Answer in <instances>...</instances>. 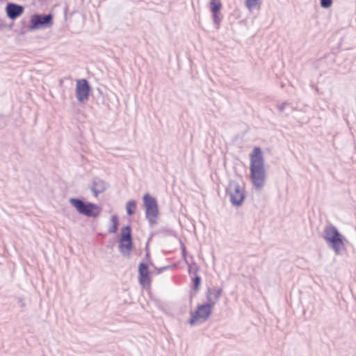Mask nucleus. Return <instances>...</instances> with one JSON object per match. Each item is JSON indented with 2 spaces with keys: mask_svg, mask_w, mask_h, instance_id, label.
<instances>
[{
  "mask_svg": "<svg viewBox=\"0 0 356 356\" xmlns=\"http://www.w3.org/2000/svg\"><path fill=\"white\" fill-rule=\"evenodd\" d=\"M250 178L254 188L260 190L266 182V170L264 168V160L261 149L255 147L250 155Z\"/></svg>",
  "mask_w": 356,
  "mask_h": 356,
  "instance_id": "nucleus-1",
  "label": "nucleus"
},
{
  "mask_svg": "<svg viewBox=\"0 0 356 356\" xmlns=\"http://www.w3.org/2000/svg\"><path fill=\"white\" fill-rule=\"evenodd\" d=\"M323 238L337 254L344 249L343 236L333 225L328 224L324 228Z\"/></svg>",
  "mask_w": 356,
  "mask_h": 356,
  "instance_id": "nucleus-2",
  "label": "nucleus"
},
{
  "mask_svg": "<svg viewBox=\"0 0 356 356\" xmlns=\"http://www.w3.org/2000/svg\"><path fill=\"white\" fill-rule=\"evenodd\" d=\"M70 203L82 215L88 217H97L101 212V209L95 203L85 202L79 198H70Z\"/></svg>",
  "mask_w": 356,
  "mask_h": 356,
  "instance_id": "nucleus-3",
  "label": "nucleus"
},
{
  "mask_svg": "<svg viewBox=\"0 0 356 356\" xmlns=\"http://www.w3.org/2000/svg\"><path fill=\"white\" fill-rule=\"evenodd\" d=\"M143 204L145 208V217L150 226L156 223L159 216V206L156 200L149 193H146L143 197Z\"/></svg>",
  "mask_w": 356,
  "mask_h": 356,
  "instance_id": "nucleus-4",
  "label": "nucleus"
},
{
  "mask_svg": "<svg viewBox=\"0 0 356 356\" xmlns=\"http://www.w3.org/2000/svg\"><path fill=\"white\" fill-rule=\"evenodd\" d=\"M226 193L229 196L230 202L233 205H241L245 198V194L237 181H230L226 188Z\"/></svg>",
  "mask_w": 356,
  "mask_h": 356,
  "instance_id": "nucleus-5",
  "label": "nucleus"
},
{
  "mask_svg": "<svg viewBox=\"0 0 356 356\" xmlns=\"http://www.w3.org/2000/svg\"><path fill=\"white\" fill-rule=\"evenodd\" d=\"M52 24L53 16L51 14H35L31 17V24L29 26V30L33 31L48 28Z\"/></svg>",
  "mask_w": 356,
  "mask_h": 356,
  "instance_id": "nucleus-6",
  "label": "nucleus"
},
{
  "mask_svg": "<svg viewBox=\"0 0 356 356\" xmlns=\"http://www.w3.org/2000/svg\"><path fill=\"white\" fill-rule=\"evenodd\" d=\"M212 309L213 307L207 303L198 305L195 312L191 313L190 324L194 325L198 319H202L203 321H207L212 313Z\"/></svg>",
  "mask_w": 356,
  "mask_h": 356,
  "instance_id": "nucleus-7",
  "label": "nucleus"
},
{
  "mask_svg": "<svg viewBox=\"0 0 356 356\" xmlns=\"http://www.w3.org/2000/svg\"><path fill=\"white\" fill-rule=\"evenodd\" d=\"M91 87L86 79L76 81V97L79 102L83 103L88 101Z\"/></svg>",
  "mask_w": 356,
  "mask_h": 356,
  "instance_id": "nucleus-8",
  "label": "nucleus"
},
{
  "mask_svg": "<svg viewBox=\"0 0 356 356\" xmlns=\"http://www.w3.org/2000/svg\"><path fill=\"white\" fill-rule=\"evenodd\" d=\"M138 281L143 287L150 285L151 278L147 264L141 262L138 265Z\"/></svg>",
  "mask_w": 356,
  "mask_h": 356,
  "instance_id": "nucleus-9",
  "label": "nucleus"
},
{
  "mask_svg": "<svg viewBox=\"0 0 356 356\" xmlns=\"http://www.w3.org/2000/svg\"><path fill=\"white\" fill-rule=\"evenodd\" d=\"M6 10L10 19H15L23 13L24 8L22 6L14 3H8L6 6Z\"/></svg>",
  "mask_w": 356,
  "mask_h": 356,
  "instance_id": "nucleus-10",
  "label": "nucleus"
},
{
  "mask_svg": "<svg viewBox=\"0 0 356 356\" xmlns=\"http://www.w3.org/2000/svg\"><path fill=\"white\" fill-rule=\"evenodd\" d=\"M109 187V184L105 181L95 177L92 181L91 190L95 197L103 192H104Z\"/></svg>",
  "mask_w": 356,
  "mask_h": 356,
  "instance_id": "nucleus-11",
  "label": "nucleus"
},
{
  "mask_svg": "<svg viewBox=\"0 0 356 356\" xmlns=\"http://www.w3.org/2000/svg\"><path fill=\"white\" fill-rule=\"evenodd\" d=\"M222 293V289L220 288H212L208 289L206 293L207 304L213 307L216 303L218 301Z\"/></svg>",
  "mask_w": 356,
  "mask_h": 356,
  "instance_id": "nucleus-12",
  "label": "nucleus"
},
{
  "mask_svg": "<svg viewBox=\"0 0 356 356\" xmlns=\"http://www.w3.org/2000/svg\"><path fill=\"white\" fill-rule=\"evenodd\" d=\"M134 248L132 241H126L125 242L121 243L119 241V249L123 256L128 257L130 255L131 252Z\"/></svg>",
  "mask_w": 356,
  "mask_h": 356,
  "instance_id": "nucleus-13",
  "label": "nucleus"
},
{
  "mask_svg": "<svg viewBox=\"0 0 356 356\" xmlns=\"http://www.w3.org/2000/svg\"><path fill=\"white\" fill-rule=\"evenodd\" d=\"M126 241H132L131 228L129 225L123 227L121 229V234L119 241L122 243L125 242Z\"/></svg>",
  "mask_w": 356,
  "mask_h": 356,
  "instance_id": "nucleus-14",
  "label": "nucleus"
},
{
  "mask_svg": "<svg viewBox=\"0 0 356 356\" xmlns=\"http://www.w3.org/2000/svg\"><path fill=\"white\" fill-rule=\"evenodd\" d=\"M136 209V202L135 200H129L126 205L127 213L129 216L135 213Z\"/></svg>",
  "mask_w": 356,
  "mask_h": 356,
  "instance_id": "nucleus-15",
  "label": "nucleus"
},
{
  "mask_svg": "<svg viewBox=\"0 0 356 356\" xmlns=\"http://www.w3.org/2000/svg\"><path fill=\"white\" fill-rule=\"evenodd\" d=\"M111 221L112 222V226L108 229L109 233H115L118 231V225H119V221L118 218L117 216L114 215L112 216L111 218Z\"/></svg>",
  "mask_w": 356,
  "mask_h": 356,
  "instance_id": "nucleus-16",
  "label": "nucleus"
},
{
  "mask_svg": "<svg viewBox=\"0 0 356 356\" xmlns=\"http://www.w3.org/2000/svg\"><path fill=\"white\" fill-rule=\"evenodd\" d=\"M222 8V4L220 0H211L210 9L211 13L219 12Z\"/></svg>",
  "mask_w": 356,
  "mask_h": 356,
  "instance_id": "nucleus-17",
  "label": "nucleus"
},
{
  "mask_svg": "<svg viewBox=\"0 0 356 356\" xmlns=\"http://www.w3.org/2000/svg\"><path fill=\"white\" fill-rule=\"evenodd\" d=\"M277 108L280 112H284L285 109L289 108V112L286 113V115H288L290 111L293 110L292 106L288 102L282 103V104L279 105Z\"/></svg>",
  "mask_w": 356,
  "mask_h": 356,
  "instance_id": "nucleus-18",
  "label": "nucleus"
},
{
  "mask_svg": "<svg viewBox=\"0 0 356 356\" xmlns=\"http://www.w3.org/2000/svg\"><path fill=\"white\" fill-rule=\"evenodd\" d=\"M212 16L215 24L218 26L222 19V15L220 11L212 13Z\"/></svg>",
  "mask_w": 356,
  "mask_h": 356,
  "instance_id": "nucleus-19",
  "label": "nucleus"
},
{
  "mask_svg": "<svg viewBox=\"0 0 356 356\" xmlns=\"http://www.w3.org/2000/svg\"><path fill=\"white\" fill-rule=\"evenodd\" d=\"M193 289L198 291L200 285L201 284V277L199 275H195L193 279Z\"/></svg>",
  "mask_w": 356,
  "mask_h": 356,
  "instance_id": "nucleus-20",
  "label": "nucleus"
},
{
  "mask_svg": "<svg viewBox=\"0 0 356 356\" xmlns=\"http://www.w3.org/2000/svg\"><path fill=\"white\" fill-rule=\"evenodd\" d=\"M321 6L323 8H328L332 4V0H321Z\"/></svg>",
  "mask_w": 356,
  "mask_h": 356,
  "instance_id": "nucleus-21",
  "label": "nucleus"
},
{
  "mask_svg": "<svg viewBox=\"0 0 356 356\" xmlns=\"http://www.w3.org/2000/svg\"><path fill=\"white\" fill-rule=\"evenodd\" d=\"M258 0H246L245 4L248 8L256 6Z\"/></svg>",
  "mask_w": 356,
  "mask_h": 356,
  "instance_id": "nucleus-22",
  "label": "nucleus"
},
{
  "mask_svg": "<svg viewBox=\"0 0 356 356\" xmlns=\"http://www.w3.org/2000/svg\"><path fill=\"white\" fill-rule=\"evenodd\" d=\"M170 268V267L169 266H166L161 267L160 268H156V270H157V274H159V273H162L163 270L169 269Z\"/></svg>",
  "mask_w": 356,
  "mask_h": 356,
  "instance_id": "nucleus-23",
  "label": "nucleus"
},
{
  "mask_svg": "<svg viewBox=\"0 0 356 356\" xmlns=\"http://www.w3.org/2000/svg\"><path fill=\"white\" fill-rule=\"evenodd\" d=\"M145 259H147V261L149 262L150 265L153 266V264L151 261V259H150V253H149V252L148 250H147V252H146Z\"/></svg>",
  "mask_w": 356,
  "mask_h": 356,
  "instance_id": "nucleus-24",
  "label": "nucleus"
}]
</instances>
